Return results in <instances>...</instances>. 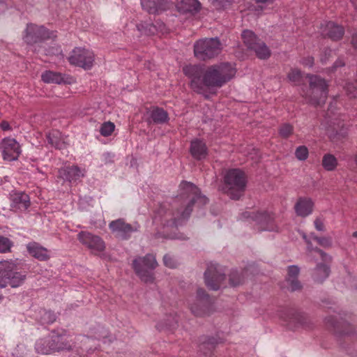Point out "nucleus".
I'll return each instance as SVG.
<instances>
[{
	"label": "nucleus",
	"instance_id": "nucleus-1",
	"mask_svg": "<svg viewBox=\"0 0 357 357\" xmlns=\"http://www.w3.org/2000/svg\"><path fill=\"white\" fill-rule=\"evenodd\" d=\"M179 190L173 202L161 204L153 218V222L162 226V231L156 234L157 238L184 239L176 233L178 227L190 217L195 204L201 206L208 202L207 197L202 195L199 189L192 183L182 182Z\"/></svg>",
	"mask_w": 357,
	"mask_h": 357
},
{
	"label": "nucleus",
	"instance_id": "nucleus-2",
	"mask_svg": "<svg viewBox=\"0 0 357 357\" xmlns=\"http://www.w3.org/2000/svg\"><path fill=\"white\" fill-rule=\"evenodd\" d=\"M184 74L190 79V87L196 93L208 98L211 91L221 88L236 75V70L230 63L223 62L207 67L199 65L186 66Z\"/></svg>",
	"mask_w": 357,
	"mask_h": 357
},
{
	"label": "nucleus",
	"instance_id": "nucleus-3",
	"mask_svg": "<svg viewBox=\"0 0 357 357\" xmlns=\"http://www.w3.org/2000/svg\"><path fill=\"white\" fill-rule=\"evenodd\" d=\"M246 183L245 173L238 169H231L225 175L222 190L230 198L238 199L245 191Z\"/></svg>",
	"mask_w": 357,
	"mask_h": 357
},
{
	"label": "nucleus",
	"instance_id": "nucleus-4",
	"mask_svg": "<svg viewBox=\"0 0 357 357\" xmlns=\"http://www.w3.org/2000/svg\"><path fill=\"white\" fill-rule=\"evenodd\" d=\"M310 89L305 93V98L314 105L325 103L328 93V84L326 81L318 75H307Z\"/></svg>",
	"mask_w": 357,
	"mask_h": 357
},
{
	"label": "nucleus",
	"instance_id": "nucleus-5",
	"mask_svg": "<svg viewBox=\"0 0 357 357\" xmlns=\"http://www.w3.org/2000/svg\"><path fill=\"white\" fill-rule=\"evenodd\" d=\"M222 45L218 38H204L198 40L194 45V53L197 58L206 60L218 56Z\"/></svg>",
	"mask_w": 357,
	"mask_h": 357
},
{
	"label": "nucleus",
	"instance_id": "nucleus-6",
	"mask_svg": "<svg viewBox=\"0 0 357 357\" xmlns=\"http://www.w3.org/2000/svg\"><path fill=\"white\" fill-rule=\"evenodd\" d=\"M158 263L154 255L149 254L144 257H138L132 262L135 273L144 282H153L154 280L152 270L156 268Z\"/></svg>",
	"mask_w": 357,
	"mask_h": 357
},
{
	"label": "nucleus",
	"instance_id": "nucleus-7",
	"mask_svg": "<svg viewBox=\"0 0 357 357\" xmlns=\"http://www.w3.org/2000/svg\"><path fill=\"white\" fill-rule=\"evenodd\" d=\"M241 38L247 48L249 50L254 51L259 59H266L270 56L271 51L269 48L257 37L253 31L244 30L241 34Z\"/></svg>",
	"mask_w": 357,
	"mask_h": 357
},
{
	"label": "nucleus",
	"instance_id": "nucleus-8",
	"mask_svg": "<svg viewBox=\"0 0 357 357\" xmlns=\"http://www.w3.org/2000/svg\"><path fill=\"white\" fill-rule=\"evenodd\" d=\"M56 36L55 32L50 31L43 26L29 24L24 32L23 40L29 45H33Z\"/></svg>",
	"mask_w": 357,
	"mask_h": 357
},
{
	"label": "nucleus",
	"instance_id": "nucleus-9",
	"mask_svg": "<svg viewBox=\"0 0 357 357\" xmlns=\"http://www.w3.org/2000/svg\"><path fill=\"white\" fill-rule=\"evenodd\" d=\"M213 301L203 289H198L195 303L190 304V308L195 316L208 315L212 311Z\"/></svg>",
	"mask_w": 357,
	"mask_h": 357
},
{
	"label": "nucleus",
	"instance_id": "nucleus-10",
	"mask_svg": "<svg viewBox=\"0 0 357 357\" xmlns=\"http://www.w3.org/2000/svg\"><path fill=\"white\" fill-rule=\"evenodd\" d=\"M77 239L82 245L89 249L94 255H99L105 250L106 245L103 239L88 231L79 232Z\"/></svg>",
	"mask_w": 357,
	"mask_h": 357
},
{
	"label": "nucleus",
	"instance_id": "nucleus-11",
	"mask_svg": "<svg viewBox=\"0 0 357 357\" xmlns=\"http://www.w3.org/2000/svg\"><path fill=\"white\" fill-rule=\"evenodd\" d=\"M68 61L72 65L89 70L93 65L94 54L89 50L76 47L68 57Z\"/></svg>",
	"mask_w": 357,
	"mask_h": 357
},
{
	"label": "nucleus",
	"instance_id": "nucleus-12",
	"mask_svg": "<svg viewBox=\"0 0 357 357\" xmlns=\"http://www.w3.org/2000/svg\"><path fill=\"white\" fill-rule=\"evenodd\" d=\"M243 216L252 218L259 225L261 230L278 231V227L275 222L274 215L268 212L245 211Z\"/></svg>",
	"mask_w": 357,
	"mask_h": 357
},
{
	"label": "nucleus",
	"instance_id": "nucleus-13",
	"mask_svg": "<svg viewBox=\"0 0 357 357\" xmlns=\"http://www.w3.org/2000/svg\"><path fill=\"white\" fill-rule=\"evenodd\" d=\"M0 151L3 159L9 162L17 160L22 152L20 144L11 137H5L1 140Z\"/></svg>",
	"mask_w": 357,
	"mask_h": 357
},
{
	"label": "nucleus",
	"instance_id": "nucleus-14",
	"mask_svg": "<svg viewBox=\"0 0 357 357\" xmlns=\"http://www.w3.org/2000/svg\"><path fill=\"white\" fill-rule=\"evenodd\" d=\"M109 227L116 238L127 240L130 237L132 233L137 230L138 225L126 223L123 219L120 218L112 221L109 224Z\"/></svg>",
	"mask_w": 357,
	"mask_h": 357
},
{
	"label": "nucleus",
	"instance_id": "nucleus-15",
	"mask_svg": "<svg viewBox=\"0 0 357 357\" xmlns=\"http://www.w3.org/2000/svg\"><path fill=\"white\" fill-rule=\"evenodd\" d=\"M205 284L212 290H218L225 280V275L218 266H211L204 273Z\"/></svg>",
	"mask_w": 357,
	"mask_h": 357
},
{
	"label": "nucleus",
	"instance_id": "nucleus-16",
	"mask_svg": "<svg viewBox=\"0 0 357 357\" xmlns=\"http://www.w3.org/2000/svg\"><path fill=\"white\" fill-rule=\"evenodd\" d=\"M85 169H82L77 165L68 166L61 168L58 170L56 176L58 179H62L64 181L70 183L77 182L84 176Z\"/></svg>",
	"mask_w": 357,
	"mask_h": 357
},
{
	"label": "nucleus",
	"instance_id": "nucleus-17",
	"mask_svg": "<svg viewBox=\"0 0 357 357\" xmlns=\"http://www.w3.org/2000/svg\"><path fill=\"white\" fill-rule=\"evenodd\" d=\"M10 264L13 266L10 271H6V287L10 286L16 288L21 286L26 278V273L21 270L13 261H10Z\"/></svg>",
	"mask_w": 357,
	"mask_h": 357
},
{
	"label": "nucleus",
	"instance_id": "nucleus-18",
	"mask_svg": "<svg viewBox=\"0 0 357 357\" xmlns=\"http://www.w3.org/2000/svg\"><path fill=\"white\" fill-rule=\"evenodd\" d=\"M137 29L141 34L146 36L163 34L166 32L165 24L160 21H155L154 24L142 22L137 25Z\"/></svg>",
	"mask_w": 357,
	"mask_h": 357
},
{
	"label": "nucleus",
	"instance_id": "nucleus-19",
	"mask_svg": "<svg viewBox=\"0 0 357 357\" xmlns=\"http://www.w3.org/2000/svg\"><path fill=\"white\" fill-rule=\"evenodd\" d=\"M149 123H153L155 124H165L168 123L169 120V114L167 111L163 108L153 106L151 107L147 112Z\"/></svg>",
	"mask_w": 357,
	"mask_h": 357
},
{
	"label": "nucleus",
	"instance_id": "nucleus-20",
	"mask_svg": "<svg viewBox=\"0 0 357 357\" xmlns=\"http://www.w3.org/2000/svg\"><path fill=\"white\" fill-rule=\"evenodd\" d=\"M50 339L52 340H56L54 343L56 346L61 347L58 349L59 351L70 349L73 347V338L70 335L66 333V331H62L61 333L59 332H53L50 336Z\"/></svg>",
	"mask_w": 357,
	"mask_h": 357
},
{
	"label": "nucleus",
	"instance_id": "nucleus-21",
	"mask_svg": "<svg viewBox=\"0 0 357 357\" xmlns=\"http://www.w3.org/2000/svg\"><path fill=\"white\" fill-rule=\"evenodd\" d=\"M190 153L197 160L205 159L208 155V149L206 143L199 139L192 140L190 144Z\"/></svg>",
	"mask_w": 357,
	"mask_h": 357
},
{
	"label": "nucleus",
	"instance_id": "nucleus-22",
	"mask_svg": "<svg viewBox=\"0 0 357 357\" xmlns=\"http://www.w3.org/2000/svg\"><path fill=\"white\" fill-rule=\"evenodd\" d=\"M56 340H53L51 341L49 336L38 340L35 345L36 352L40 354H50L58 351V349L61 347L54 344V342Z\"/></svg>",
	"mask_w": 357,
	"mask_h": 357
},
{
	"label": "nucleus",
	"instance_id": "nucleus-23",
	"mask_svg": "<svg viewBox=\"0 0 357 357\" xmlns=\"http://www.w3.org/2000/svg\"><path fill=\"white\" fill-rule=\"evenodd\" d=\"M344 33V29L333 22H328L322 31V34L328 36L333 40H340Z\"/></svg>",
	"mask_w": 357,
	"mask_h": 357
},
{
	"label": "nucleus",
	"instance_id": "nucleus-24",
	"mask_svg": "<svg viewBox=\"0 0 357 357\" xmlns=\"http://www.w3.org/2000/svg\"><path fill=\"white\" fill-rule=\"evenodd\" d=\"M26 249L31 256L40 261H46L50 258L48 250L36 242L28 243Z\"/></svg>",
	"mask_w": 357,
	"mask_h": 357
},
{
	"label": "nucleus",
	"instance_id": "nucleus-25",
	"mask_svg": "<svg viewBox=\"0 0 357 357\" xmlns=\"http://www.w3.org/2000/svg\"><path fill=\"white\" fill-rule=\"evenodd\" d=\"M313 206L314 203L311 199L301 197L295 204L294 208L298 215L306 217L312 213Z\"/></svg>",
	"mask_w": 357,
	"mask_h": 357
},
{
	"label": "nucleus",
	"instance_id": "nucleus-26",
	"mask_svg": "<svg viewBox=\"0 0 357 357\" xmlns=\"http://www.w3.org/2000/svg\"><path fill=\"white\" fill-rule=\"evenodd\" d=\"M298 274L299 268L298 266H290L288 267L286 281L288 284L287 288L291 291L301 289V284L297 279Z\"/></svg>",
	"mask_w": 357,
	"mask_h": 357
},
{
	"label": "nucleus",
	"instance_id": "nucleus-27",
	"mask_svg": "<svg viewBox=\"0 0 357 357\" xmlns=\"http://www.w3.org/2000/svg\"><path fill=\"white\" fill-rule=\"evenodd\" d=\"M167 0H141L144 10L150 14H157L165 9Z\"/></svg>",
	"mask_w": 357,
	"mask_h": 357
},
{
	"label": "nucleus",
	"instance_id": "nucleus-28",
	"mask_svg": "<svg viewBox=\"0 0 357 357\" xmlns=\"http://www.w3.org/2000/svg\"><path fill=\"white\" fill-rule=\"evenodd\" d=\"M280 318L284 321L287 322L288 324H295L296 325H300L305 326L307 324V317L305 314L296 312L289 311L287 313L280 315Z\"/></svg>",
	"mask_w": 357,
	"mask_h": 357
},
{
	"label": "nucleus",
	"instance_id": "nucleus-29",
	"mask_svg": "<svg viewBox=\"0 0 357 357\" xmlns=\"http://www.w3.org/2000/svg\"><path fill=\"white\" fill-rule=\"evenodd\" d=\"M176 5L178 10L183 13H196L201 8L198 0H176Z\"/></svg>",
	"mask_w": 357,
	"mask_h": 357
},
{
	"label": "nucleus",
	"instance_id": "nucleus-30",
	"mask_svg": "<svg viewBox=\"0 0 357 357\" xmlns=\"http://www.w3.org/2000/svg\"><path fill=\"white\" fill-rule=\"evenodd\" d=\"M13 206L21 210L25 211L30 206V199L27 194L22 192L15 193L12 196Z\"/></svg>",
	"mask_w": 357,
	"mask_h": 357
},
{
	"label": "nucleus",
	"instance_id": "nucleus-31",
	"mask_svg": "<svg viewBox=\"0 0 357 357\" xmlns=\"http://www.w3.org/2000/svg\"><path fill=\"white\" fill-rule=\"evenodd\" d=\"M41 79L44 82L47 84H60L65 82L64 77L61 73L52 70H46L43 73Z\"/></svg>",
	"mask_w": 357,
	"mask_h": 357
},
{
	"label": "nucleus",
	"instance_id": "nucleus-32",
	"mask_svg": "<svg viewBox=\"0 0 357 357\" xmlns=\"http://www.w3.org/2000/svg\"><path fill=\"white\" fill-rule=\"evenodd\" d=\"M47 142L52 146L57 149L64 148V142L62 139L61 133L59 130H52L47 135Z\"/></svg>",
	"mask_w": 357,
	"mask_h": 357
},
{
	"label": "nucleus",
	"instance_id": "nucleus-33",
	"mask_svg": "<svg viewBox=\"0 0 357 357\" xmlns=\"http://www.w3.org/2000/svg\"><path fill=\"white\" fill-rule=\"evenodd\" d=\"M327 324L333 328L335 333L343 335H348L350 333V331L347 329L348 327H350L348 324L340 323L332 317L327 318Z\"/></svg>",
	"mask_w": 357,
	"mask_h": 357
},
{
	"label": "nucleus",
	"instance_id": "nucleus-34",
	"mask_svg": "<svg viewBox=\"0 0 357 357\" xmlns=\"http://www.w3.org/2000/svg\"><path fill=\"white\" fill-rule=\"evenodd\" d=\"M217 344H218V341L216 338L208 337L200 344L199 351L206 356H210Z\"/></svg>",
	"mask_w": 357,
	"mask_h": 357
},
{
	"label": "nucleus",
	"instance_id": "nucleus-35",
	"mask_svg": "<svg viewBox=\"0 0 357 357\" xmlns=\"http://www.w3.org/2000/svg\"><path fill=\"white\" fill-rule=\"evenodd\" d=\"M329 268L324 264H318L313 273V278L314 280L319 282H321L329 275Z\"/></svg>",
	"mask_w": 357,
	"mask_h": 357
},
{
	"label": "nucleus",
	"instance_id": "nucleus-36",
	"mask_svg": "<svg viewBox=\"0 0 357 357\" xmlns=\"http://www.w3.org/2000/svg\"><path fill=\"white\" fill-rule=\"evenodd\" d=\"M321 165L326 171H333L337 166V158L331 153H326L323 156Z\"/></svg>",
	"mask_w": 357,
	"mask_h": 357
},
{
	"label": "nucleus",
	"instance_id": "nucleus-37",
	"mask_svg": "<svg viewBox=\"0 0 357 357\" xmlns=\"http://www.w3.org/2000/svg\"><path fill=\"white\" fill-rule=\"evenodd\" d=\"M178 323V319L176 317V315H168L167 317L164 319V323H159L157 324L156 327L158 330H163L165 328L168 330H173L176 328Z\"/></svg>",
	"mask_w": 357,
	"mask_h": 357
},
{
	"label": "nucleus",
	"instance_id": "nucleus-38",
	"mask_svg": "<svg viewBox=\"0 0 357 357\" xmlns=\"http://www.w3.org/2000/svg\"><path fill=\"white\" fill-rule=\"evenodd\" d=\"M13 266L10 261H0V288L6 287V271H10Z\"/></svg>",
	"mask_w": 357,
	"mask_h": 357
},
{
	"label": "nucleus",
	"instance_id": "nucleus-39",
	"mask_svg": "<svg viewBox=\"0 0 357 357\" xmlns=\"http://www.w3.org/2000/svg\"><path fill=\"white\" fill-rule=\"evenodd\" d=\"M289 82L295 85H300L303 83V75L301 71L297 68H291L287 75Z\"/></svg>",
	"mask_w": 357,
	"mask_h": 357
},
{
	"label": "nucleus",
	"instance_id": "nucleus-40",
	"mask_svg": "<svg viewBox=\"0 0 357 357\" xmlns=\"http://www.w3.org/2000/svg\"><path fill=\"white\" fill-rule=\"evenodd\" d=\"M115 126L110 121L103 123L100 128V134L104 137L110 136L114 132Z\"/></svg>",
	"mask_w": 357,
	"mask_h": 357
},
{
	"label": "nucleus",
	"instance_id": "nucleus-41",
	"mask_svg": "<svg viewBox=\"0 0 357 357\" xmlns=\"http://www.w3.org/2000/svg\"><path fill=\"white\" fill-rule=\"evenodd\" d=\"M294 131V128L289 123L282 124L279 129V134L283 138L289 137Z\"/></svg>",
	"mask_w": 357,
	"mask_h": 357
},
{
	"label": "nucleus",
	"instance_id": "nucleus-42",
	"mask_svg": "<svg viewBox=\"0 0 357 357\" xmlns=\"http://www.w3.org/2000/svg\"><path fill=\"white\" fill-rule=\"evenodd\" d=\"M309 151L305 146H299L296 148L295 155L299 160H305L308 157Z\"/></svg>",
	"mask_w": 357,
	"mask_h": 357
},
{
	"label": "nucleus",
	"instance_id": "nucleus-43",
	"mask_svg": "<svg viewBox=\"0 0 357 357\" xmlns=\"http://www.w3.org/2000/svg\"><path fill=\"white\" fill-rule=\"evenodd\" d=\"M12 245V242L8 238L0 236V252H9Z\"/></svg>",
	"mask_w": 357,
	"mask_h": 357
},
{
	"label": "nucleus",
	"instance_id": "nucleus-44",
	"mask_svg": "<svg viewBox=\"0 0 357 357\" xmlns=\"http://www.w3.org/2000/svg\"><path fill=\"white\" fill-rule=\"evenodd\" d=\"M243 280V276L240 275L237 271H233L229 275V283L233 287L240 284Z\"/></svg>",
	"mask_w": 357,
	"mask_h": 357
},
{
	"label": "nucleus",
	"instance_id": "nucleus-45",
	"mask_svg": "<svg viewBox=\"0 0 357 357\" xmlns=\"http://www.w3.org/2000/svg\"><path fill=\"white\" fill-rule=\"evenodd\" d=\"M213 6L216 9H225L230 6L233 0H211Z\"/></svg>",
	"mask_w": 357,
	"mask_h": 357
},
{
	"label": "nucleus",
	"instance_id": "nucleus-46",
	"mask_svg": "<svg viewBox=\"0 0 357 357\" xmlns=\"http://www.w3.org/2000/svg\"><path fill=\"white\" fill-rule=\"evenodd\" d=\"M56 314L51 311H44L42 316L43 324H52L56 321Z\"/></svg>",
	"mask_w": 357,
	"mask_h": 357
},
{
	"label": "nucleus",
	"instance_id": "nucleus-47",
	"mask_svg": "<svg viewBox=\"0 0 357 357\" xmlns=\"http://www.w3.org/2000/svg\"><path fill=\"white\" fill-rule=\"evenodd\" d=\"M347 95L350 98H357L356 83H349L345 87Z\"/></svg>",
	"mask_w": 357,
	"mask_h": 357
},
{
	"label": "nucleus",
	"instance_id": "nucleus-48",
	"mask_svg": "<svg viewBox=\"0 0 357 357\" xmlns=\"http://www.w3.org/2000/svg\"><path fill=\"white\" fill-rule=\"evenodd\" d=\"M164 264L169 268H173L176 266V261L169 255H166L163 257Z\"/></svg>",
	"mask_w": 357,
	"mask_h": 357
},
{
	"label": "nucleus",
	"instance_id": "nucleus-49",
	"mask_svg": "<svg viewBox=\"0 0 357 357\" xmlns=\"http://www.w3.org/2000/svg\"><path fill=\"white\" fill-rule=\"evenodd\" d=\"M314 239L323 247H330L331 245V239L328 237L319 238L315 236Z\"/></svg>",
	"mask_w": 357,
	"mask_h": 357
},
{
	"label": "nucleus",
	"instance_id": "nucleus-50",
	"mask_svg": "<svg viewBox=\"0 0 357 357\" xmlns=\"http://www.w3.org/2000/svg\"><path fill=\"white\" fill-rule=\"evenodd\" d=\"M314 227L318 231H324L325 230V225H324V221L322 218L318 217L314 220Z\"/></svg>",
	"mask_w": 357,
	"mask_h": 357
},
{
	"label": "nucleus",
	"instance_id": "nucleus-51",
	"mask_svg": "<svg viewBox=\"0 0 357 357\" xmlns=\"http://www.w3.org/2000/svg\"><path fill=\"white\" fill-rule=\"evenodd\" d=\"M301 63L305 66L312 67L314 64V58L312 56H307L303 58Z\"/></svg>",
	"mask_w": 357,
	"mask_h": 357
},
{
	"label": "nucleus",
	"instance_id": "nucleus-52",
	"mask_svg": "<svg viewBox=\"0 0 357 357\" xmlns=\"http://www.w3.org/2000/svg\"><path fill=\"white\" fill-rule=\"evenodd\" d=\"M0 128L3 131H9V130H12V128L10 126V123L6 121H2L0 123Z\"/></svg>",
	"mask_w": 357,
	"mask_h": 357
},
{
	"label": "nucleus",
	"instance_id": "nucleus-53",
	"mask_svg": "<svg viewBox=\"0 0 357 357\" xmlns=\"http://www.w3.org/2000/svg\"><path fill=\"white\" fill-rule=\"evenodd\" d=\"M314 252L318 254L319 256L321 258V259L324 261H327L328 257L322 250H321L320 249L317 248V249L314 250Z\"/></svg>",
	"mask_w": 357,
	"mask_h": 357
},
{
	"label": "nucleus",
	"instance_id": "nucleus-54",
	"mask_svg": "<svg viewBox=\"0 0 357 357\" xmlns=\"http://www.w3.org/2000/svg\"><path fill=\"white\" fill-rule=\"evenodd\" d=\"M78 340H80L82 342H84L86 349L88 348L87 344H89L91 339L86 336H79Z\"/></svg>",
	"mask_w": 357,
	"mask_h": 357
},
{
	"label": "nucleus",
	"instance_id": "nucleus-55",
	"mask_svg": "<svg viewBox=\"0 0 357 357\" xmlns=\"http://www.w3.org/2000/svg\"><path fill=\"white\" fill-rule=\"evenodd\" d=\"M344 66V62L342 59H337L333 66L332 71H335L337 68L342 67Z\"/></svg>",
	"mask_w": 357,
	"mask_h": 357
},
{
	"label": "nucleus",
	"instance_id": "nucleus-56",
	"mask_svg": "<svg viewBox=\"0 0 357 357\" xmlns=\"http://www.w3.org/2000/svg\"><path fill=\"white\" fill-rule=\"evenodd\" d=\"M351 43L355 49H357V32L352 35Z\"/></svg>",
	"mask_w": 357,
	"mask_h": 357
},
{
	"label": "nucleus",
	"instance_id": "nucleus-57",
	"mask_svg": "<svg viewBox=\"0 0 357 357\" xmlns=\"http://www.w3.org/2000/svg\"><path fill=\"white\" fill-rule=\"evenodd\" d=\"M97 339H100V338H105L106 337V332L104 333V335H98L96 337Z\"/></svg>",
	"mask_w": 357,
	"mask_h": 357
},
{
	"label": "nucleus",
	"instance_id": "nucleus-58",
	"mask_svg": "<svg viewBox=\"0 0 357 357\" xmlns=\"http://www.w3.org/2000/svg\"><path fill=\"white\" fill-rule=\"evenodd\" d=\"M91 355H93V354L91 352V349H89L87 351V356H86V357H93V356H91ZM93 357H95V356H93Z\"/></svg>",
	"mask_w": 357,
	"mask_h": 357
},
{
	"label": "nucleus",
	"instance_id": "nucleus-59",
	"mask_svg": "<svg viewBox=\"0 0 357 357\" xmlns=\"http://www.w3.org/2000/svg\"><path fill=\"white\" fill-rule=\"evenodd\" d=\"M258 3H265L268 1V0H255Z\"/></svg>",
	"mask_w": 357,
	"mask_h": 357
},
{
	"label": "nucleus",
	"instance_id": "nucleus-60",
	"mask_svg": "<svg viewBox=\"0 0 357 357\" xmlns=\"http://www.w3.org/2000/svg\"><path fill=\"white\" fill-rule=\"evenodd\" d=\"M352 236L354 237V238H357V231H354L353 234H352Z\"/></svg>",
	"mask_w": 357,
	"mask_h": 357
},
{
	"label": "nucleus",
	"instance_id": "nucleus-61",
	"mask_svg": "<svg viewBox=\"0 0 357 357\" xmlns=\"http://www.w3.org/2000/svg\"><path fill=\"white\" fill-rule=\"evenodd\" d=\"M332 139H333V140H335V137H333L332 138Z\"/></svg>",
	"mask_w": 357,
	"mask_h": 357
},
{
	"label": "nucleus",
	"instance_id": "nucleus-62",
	"mask_svg": "<svg viewBox=\"0 0 357 357\" xmlns=\"http://www.w3.org/2000/svg\"><path fill=\"white\" fill-rule=\"evenodd\" d=\"M247 272H248V270H245V271H244V273L245 274V273H247Z\"/></svg>",
	"mask_w": 357,
	"mask_h": 357
}]
</instances>
